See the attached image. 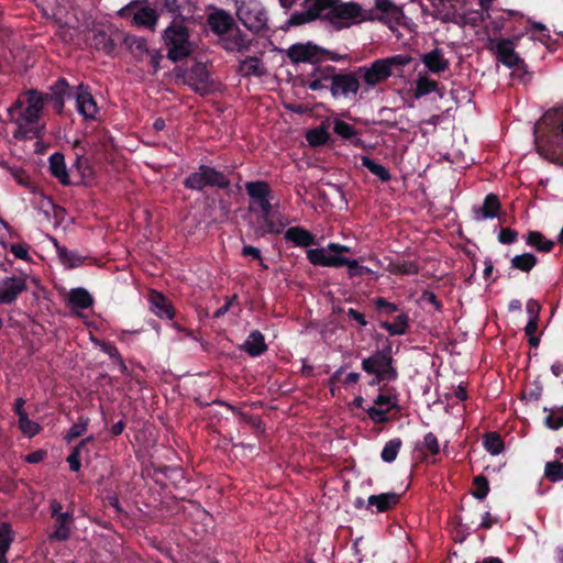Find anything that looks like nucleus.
Here are the masks:
<instances>
[{
	"mask_svg": "<svg viewBox=\"0 0 563 563\" xmlns=\"http://www.w3.org/2000/svg\"><path fill=\"white\" fill-rule=\"evenodd\" d=\"M45 98L42 93L29 91L9 109L15 139L32 140L41 136L44 129L41 118Z\"/></svg>",
	"mask_w": 563,
	"mask_h": 563,
	"instance_id": "obj_1",
	"label": "nucleus"
},
{
	"mask_svg": "<svg viewBox=\"0 0 563 563\" xmlns=\"http://www.w3.org/2000/svg\"><path fill=\"white\" fill-rule=\"evenodd\" d=\"M538 153L545 159L563 165V112L547 111L534 128Z\"/></svg>",
	"mask_w": 563,
	"mask_h": 563,
	"instance_id": "obj_2",
	"label": "nucleus"
},
{
	"mask_svg": "<svg viewBox=\"0 0 563 563\" xmlns=\"http://www.w3.org/2000/svg\"><path fill=\"white\" fill-rule=\"evenodd\" d=\"M322 20L328 21L335 29H346L367 22L365 9L355 1L321 0Z\"/></svg>",
	"mask_w": 563,
	"mask_h": 563,
	"instance_id": "obj_3",
	"label": "nucleus"
},
{
	"mask_svg": "<svg viewBox=\"0 0 563 563\" xmlns=\"http://www.w3.org/2000/svg\"><path fill=\"white\" fill-rule=\"evenodd\" d=\"M412 58L408 54H397L385 58H379L369 65L357 69V75L363 79L367 87H376L391 76H400L404 67L411 63Z\"/></svg>",
	"mask_w": 563,
	"mask_h": 563,
	"instance_id": "obj_4",
	"label": "nucleus"
},
{
	"mask_svg": "<svg viewBox=\"0 0 563 563\" xmlns=\"http://www.w3.org/2000/svg\"><path fill=\"white\" fill-rule=\"evenodd\" d=\"M164 41L168 48L167 55L174 62L183 59L191 52L187 29L181 22L175 21L165 30Z\"/></svg>",
	"mask_w": 563,
	"mask_h": 563,
	"instance_id": "obj_5",
	"label": "nucleus"
},
{
	"mask_svg": "<svg viewBox=\"0 0 563 563\" xmlns=\"http://www.w3.org/2000/svg\"><path fill=\"white\" fill-rule=\"evenodd\" d=\"M365 13L371 19L367 22L378 21L394 30L401 23L405 13L393 0H374V7L365 9Z\"/></svg>",
	"mask_w": 563,
	"mask_h": 563,
	"instance_id": "obj_6",
	"label": "nucleus"
},
{
	"mask_svg": "<svg viewBox=\"0 0 563 563\" xmlns=\"http://www.w3.org/2000/svg\"><path fill=\"white\" fill-rule=\"evenodd\" d=\"M118 14L130 19L131 22L141 27L154 29L157 23V12L144 1H131L119 10Z\"/></svg>",
	"mask_w": 563,
	"mask_h": 563,
	"instance_id": "obj_7",
	"label": "nucleus"
},
{
	"mask_svg": "<svg viewBox=\"0 0 563 563\" xmlns=\"http://www.w3.org/2000/svg\"><path fill=\"white\" fill-rule=\"evenodd\" d=\"M240 21L251 31H261L266 26L267 14L257 0H242L238 7Z\"/></svg>",
	"mask_w": 563,
	"mask_h": 563,
	"instance_id": "obj_8",
	"label": "nucleus"
},
{
	"mask_svg": "<svg viewBox=\"0 0 563 563\" xmlns=\"http://www.w3.org/2000/svg\"><path fill=\"white\" fill-rule=\"evenodd\" d=\"M228 185V178L222 173L209 166H200L198 172L192 173L185 180V186L195 190H201L207 186L224 188Z\"/></svg>",
	"mask_w": 563,
	"mask_h": 563,
	"instance_id": "obj_9",
	"label": "nucleus"
},
{
	"mask_svg": "<svg viewBox=\"0 0 563 563\" xmlns=\"http://www.w3.org/2000/svg\"><path fill=\"white\" fill-rule=\"evenodd\" d=\"M520 36H515L512 40L509 38H490L488 43L489 49H492L497 59L505 66L511 68L519 66L522 59L516 53L515 47Z\"/></svg>",
	"mask_w": 563,
	"mask_h": 563,
	"instance_id": "obj_10",
	"label": "nucleus"
},
{
	"mask_svg": "<svg viewBox=\"0 0 563 563\" xmlns=\"http://www.w3.org/2000/svg\"><path fill=\"white\" fill-rule=\"evenodd\" d=\"M362 365L365 372L375 374L379 379L390 380L395 378L391 358L387 352H377L373 356L365 358Z\"/></svg>",
	"mask_w": 563,
	"mask_h": 563,
	"instance_id": "obj_11",
	"label": "nucleus"
},
{
	"mask_svg": "<svg viewBox=\"0 0 563 563\" xmlns=\"http://www.w3.org/2000/svg\"><path fill=\"white\" fill-rule=\"evenodd\" d=\"M437 8V14L445 22H453L460 26H475L483 21L484 15L479 11H467L465 13L449 12L438 8L444 0H429Z\"/></svg>",
	"mask_w": 563,
	"mask_h": 563,
	"instance_id": "obj_12",
	"label": "nucleus"
},
{
	"mask_svg": "<svg viewBox=\"0 0 563 563\" xmlns=\"http://www.w3.org/2000/svg\"><path fill=\"white\" fill-rule=\"evenodd\" d=\"M324 53L322 47L311 42L294 44L287 52L294 63H316Z\"/></svg>",
	"mask_w": 563,
	"mask_h": 563,
	"instance_id": "obj_13",
	"label": "nucleus"
},
{
	"mask_svg": "<svg viewBox=\"0 0 563 563\" xmlns=\"http://www.w3.org/2000/svg\"><path fill=\"white\" fill-rule=\"evenodd\" d=\"M360 80L356 75L344 74L335 75L332 78L331 95L336 97H344L351 99L355 97L360 90Z\"/></svg>",
	"mask_w": 563,
	"mask_h": 563,
	"instance_id": "obj_14",
	"label": "nucleus"
},
{
	"mask_svg": "<svg viewBox=\"0 0 563 563\" xmlns=\"http://www.w3.org/2000/svg\"><path fill=\"white\" fill-rule=\"evenodd\" d=\"M246 191L252 199V205L256 206L267 217L271 212L269 187L264 181H251L245 185Z\"/></svg>",
	"mask_w": 563,
	"mask_h": 563,
	"instance_id": "obj_15",
	"label": "nucleus"
},
{
	"mask_svg": "<svg viewBox=\"0 0 563 563\" xmlns=\"http://www.w3.org/2000/svg\"><path fill=\"white\" fill-rule=\"evenodd\" d=\"M322 4L321 0H306L303 4V9L301 11H296L291 14L288 24L289 25H301L308 22H311L316 19H321L322 13Z\"/></svg>",
	"mask_w": 563,
	"mask_h": 563,
	"instance_id": "obj_16",
	"label": "nucleus"
},
{
	"mask_svg": "<svg viewBox=\"0 0 563 563\" xmlns=\"http://www.w3.org/2000/svg\"><path fill=\"white\" fill-rule=\"evenodd\" d=\"M25 280L20 277L0 279V305L11 303L25 290Z\"/></svg>",
	"mask_w": 563,
	"mask_h": 563,
	"instance_id": "obj_17",
	"label": "nucleus"
},
{
	"mask_svg": "<svg viewBox=\"0 0 563 563\" xmlns=\"http://www.w3.org/2000/svg\"><path fill=\"white\" fill-rule=\"evenodd\" d=\"M395 406H396L395 397H393L390 395L380 394L375 399V405L367 409V412L374 422L380 423L386 420L387 412Z\"/></svg>",
	"mask_w": 563,
	"mask_h": 563,
	"instance_id": "obj_18",
	"label": "nucleus"
},
{
	"mask_svg": "<svg viewBox=\"0 0 563 563\" xmlns=\"http://www.w3.org/2000/svg\"><path fill=\"white\" fill-rule=\"evenodd\" d=\"M76 103L78 112L86 119H95L98 112L97 103L91 93L82 86L78 87L76 93Z\"/></svg>",
	"mask_w": 563,
	"mask_h": 563,
	"instance_id": "obj_19",
	"label": "nucleus"
},
{
	"mask_svg": "<svg viewBox=\"0 0 563 563\" xmlns=\"http://www.w3.org/2000/svg\"><path fill=\"white\" fill-rule=\"evenodd\" d=\"M400 496L396 493H384L379 495H372L367 499V507L372 512H384L391 507L396 506Z\"/></svg>",
	"mask_w": 563,
	"mask_h": 563,
	"instance_id": "obj_20",
	"label": "nucleus"
},
{
	"mask_svg": "<svg viewBox=\"0 0 563 563\" xmlns=\"http://www.w3.org/2000/svg\"><path fill=\"white\" fill-rule=\"evenodd\" d=\"M332 78H334V69L332 67L319 68L306 80V85L314 91L323 90L328 88L329 82L332 85Z\"/></svg>",
	"mask_w": 563,
	"mask_h": 563,
	"instance_id": "obj_21",
	"label": "nucleus"
},
{
	"mask_svg": "<svg viewBox=\"0 0 563 563\" xmlns=\"http://www.w3.org/2000/svg\"><path fill=\"white\" fill-rule=\"evenodd\" d=\"M422 63L433 74H439L448 69L449 60L444 57L443 51L434 48L422 56Z\"/></svg>",
	"mask_w": 563,
	"mask_h": 563,
	"instance_id": "obj_22",
	"label": "nucleus"
},
{
	"mask_svg": "<svg viewBox=\"0 0 563 563\" xmlns=\"http://www.w3.org/2000/svg\"><path fill=\"white\" fill-rule=\"evenodd\" d=\"M285 239L295 246L307 247L316 243L314 236L301 227L289 228L285 232Z\"/></svg>",
	"mask_w": 563,
	"mask_h": 563,
	"instance_id": "obj_23",
	"label": "nucleus"
},
{
	"mask_svg": "<svg viewBox=\"0 0 563 563\" xmlns=\"http://www.w3.org/2000/svg\"><path fill=\"white\" fill-rule=\"evenodd\" d=\"M151 310L159 318L172 319L174 311L169 305V301L162 296L159 292H151L150 297Z\"/></svg>",
	"mask_w": 563,
	"mask_h": 563,
	"instance_id": "obj_24",
	"label": "nucleus"
},
{
	"mask_svg": "<svg viewBox=\"0 0 563 563\" xmlns=\"http://www.w3.org/2000/svg\"><path fill=\"white\" fill-rule=\"evenodd\" d=\"M499 209V201L495 195H488L485 198L484 205L474 209V218L477 221L493 219L497 216Z\"/></svg>",
	"mask_w": 563,
	"mask_h": 563,
	"instance_id": "obj_25",
	"label": "nucleus"
},
{
	"mask_svg": "<svg viewBox=\"0 0 563 563\" xmlns=\"http://www.w3.org/2000/svg\"><path fill=\"white\" fill-rule=\"evenodd\" d=\"M49 169L51 173L56 177L63 185L69 184V176L65 164L64 155L60 153H54L49 156Z\"/></svg>",
	"mask_w": 563,
	"mask_h": 563,
	"instance_id": "obj_26",
	"label": "nucleus"
},
{
	"mask_svg": "<svg viewBox=\"0 0 563 563\" xmlns=\"http://www.w3.org/2000/svg\"><path fill=\"white\" fill-rule=\"evenodd\" d=\"M251 356H258L266 351L264 335L260 331H253L242 345Z\"/></svg>",
	"mask_w": 563,
	"mask_h": 563,
	"instance_id": "obj_27",
	"label": "nucleus"
},
{
	"mask_svg": "<svg viewBox=\"0 0 563 563\" xmlns=\"http://www.w3.org/2000/svg\"><path fill=\"white\" fill-rule=\"evenodd\" d=\"M209 24L218 34L229 33L232 26V19L224 11H217L209 16Z\"/></svg>",
	"mask_w": 563,
	"mask_h": 563,
	"instance_id": "obj_28",
	"label": "nucleus"
},
{
	"mask_svg": "<svg viewBox=\"0 0 563 563\" xmlns=\"http://www.w3.org/2000/svg\"><path fill=\"white\" fill-rule=\"evenodd\" d=\"M68 302L74 309H85L92 305V297L86 289L75 288L68 294Z\"/></svg>",
	"mask_w": 563,
	"mask_h": 563,
	"instance_id": "obj_29",
	"label": "nucleus"
},
{
	"mask_svg": "<svg viewBox=\"0 0 563 563\" xmlns=\"http://www.w3.org/2000/svg\"><path fill=\"white\" fill-rule=\"evenodd\" d=\"M380 327L390 335H401L408 328V317L406 313H399L393 322L383 321Z\"/></svg>",
	"mask_w": 563,
	"mask_h": 563,
	"instance_id": "obj_30",
	"label": "nucleus"
},
{
	"mask_svg": "<svg viewBox=\"0 0 563 563\" xmlns=\"http://www.w3.org/2000/svg\"><path fill=\"white\" fill-rule=\"evenodd\" d=\"M71 517L69 514H60L56 518V529L52 534V538L57 540H66L69 537V525Z\"/></svg>",
	"mask_w": 563,
	"mask_h": 563,
	"instance_id": "obj_31",
	"label": "nucleus"
},
{
	"mask_svg": "<svg viewBox=\"0 0 563 563\" xmlns=\"http://www.w3.org/2000/svg\"><path fill=\"white\" fill-rule=\"evenodd\" d=\"M330 253H333L332 250H329V245L324 249H311L307 251V257L309 262L313 265L320 266H329L331 264L328 258H330Z\"/></svg>",
	"mask_w": 563,
	"mask_h": 563,
	"instance_id": "obj_32",
	"label": "nucleus"
},
{
	"mask_svg": "<svg viewBox=\"0 0 563 563\" xmlns=\"http://www.w3.org/2000/svg\"><path fill=\"white\" fill-rule=\"evenodd\" d=\"M527 243L541 252H549L554 246L553 241L547 240L541 233L536 231L527 235Z\"/></svg>",
	"mask_w": 563,
	"mask_h": 563,
	"instance_id": "obj_33",
	"label": "nucleus"
},
{
	"mask_svg": "<svg viewBox=\"0 0 563 563\" xmlns=\"http://www.w3.org/2000/svg\"><path fill=\"white\" fill-rule=\"evenodd\" d=\"M437 87V81L430 79L426 75H419L416 82L415 96L416 98H420L422 96L435 91Z\"/></svg>",
	"mask_w": 563,
	"mask_h": 563,
	"instance_id": "obj_34",
	"label": "nucleus"
},
{
	"mask_svg": "<svg viewBox=\"0 0 563 563\" xmlns=\"http://www.w3.org/2000/svg\"><path fill=\"white\" fill-rule=\"evenodd\" d=\"M333 131L342 139H353L357 135L356 130L351 124L342 121L339 118H332L330 120Z\"/></svg>",
	"mask_w": 563,
	"mask_h": 563,
	"instance_id": "obj_35",
	"label": "nucleus"
},
{
	"mask_svg": "<svg viewBox=\"0 0 563 563\" xmlns=\"http://www.w3.org/2000/svg\"><path fill=\"white\" fill-rule=\"evenodd\" d=\"M361 162L364 167H366L373 175L377 176L382 181L389 180L390 175L383 165L374 162L367 156H362Z\"/></svg>",
	"mask_w": 563,
	"mask_h": 563,
	"instance_id": "obj_36",
	"label": "nucleus"
},
{
	"mask_svg": "<svg viewBox=\"0 0 563 563\" xmlns=\"http://www.w3.org/2000/svg\"><path fill=\"white\" fill-rule=\"evenodd\" d=\"M223 46L227 51H241L246 47V41L238 31H230L228 36L223 38Z\"/></svg>",
	"mask_w": 563,
	"mask_h": 563,
	"instance_id": "obj_37",
	"label": "nucleus"
},
{
	"mask_svg": "<svg viewBox=\"0 0 563 563\" xmlns=\"http://www.w3.org/2000/svg\"><path fill=\"white\" fill-rule=\"evenodd\" d=\"M536 263H537L536 256L530 253L516 255L511 260L512 267L520 269L522 272L531 271L534 267Z\"/></svg>",
	"mask_w": 563,
	"mask_h": 563,
	"instance_id": "obj_38",
	"label": "nucleus"
},
{
	"mask_svg": "<svg viewBox=\"0 0 563 563\" xmlns=\"http://www.w3.org/2000/svg\"><path fill=\"white\" fill-rule=\"evenodd\" d=\"M400 446L401 441L399 439H393L388 441L382 451V459L387 463L395 461Z\"/></svg>",
	"mask_w": 563,
	"mask_h": 563,
	"instance_id": "obj_39",
	"label": "nucleus"
},
{
	"mask_svg": "<svg viewBox=\"0 0 563 563\" xmlns=\"http://www.w3.org/2000/svg\"><path fill=\"white\" fill-rule=\"evenodd\" d=\"M544 410L548 411L547 408ZM545 424L552 430L563 427V407L550 409L545 418Z\"/></svg>",
	"mask_w": 563,
	"mask_h": 563,
	"instance_id": "obj_40",
	"label": "nucleus"
},
{
	"mask_svg": "<svg viewBox=\"0 0 563 563\" xmlns=\"http://www.w3.org/2000/svg\"><path fill=\"white\" fill-rule=\"evenodd\" d=\"M12 540L13 538L9 525L0 522V558L5 555Z\"/></svg>",
	"mask_w": 563,
	"mask_h": 563,
	"instance_id": "obj_41",
	"label": "nucleus"
},
{
	"mask_svg": "<svg viewBox=\"0 0 563 563\" xmlns=\"http://www.w3.org/2000/svg\"><path fill=\"white\" fill-rule=\"evenodd\" d=\"M484 446L493 455H497L504 450L501 439L495 433H489L486 435L484 440Z\"/></svg>",
	"mask_w": 563,
	"mask_h": 563,
	"instance_id": "obj_42",
	"label": "nucleus"
},
{
	"mask_svg": "<svg viewBox=\"0 0 563 563\" xmlns=\"http://www.w3.org/2000/svg\"><path fill=\"white\" fill-rule=\"evenodd\" d=\"M328 140H329V133L323 126L311 130L307 133V141L311 145H321V144L327 143Z\"/></svg>",
	"mask_w": 563,
	"mask_h": 563,
	"instance_id": "obj_43",
	"label": "nucleus"
},
{
	"mask_svg": "<svg viewBox=\"0 0 563 563\" xmlns=\"http://www.w3.org/2000/svg\"><path fill=\"white\" fill-rule=\"evenodd\" d=\"M67 84L65 80H59L55 86L54 97L52 98L54 109L60 112L64 108V95L66 92Z\"/></svg>",
	"mask_w": 563,
	"mask_h": 563,
	"instance_id": "obj_44",
	"label": "nucleus"
},
{
	"mask_svg": "<svg viewBox=\"0 0 563 563\" xmlns=\"http://www.w3.org/2000/svg\"><path fill=\"white\" fill-rule=\"evenodd\" d=\"M19 424L22 432L27 437H33L40 431V426L30 420L26 413H21V418H19Z\"/></svg>",
	"mask_w": 563,
	"mask_h": 563,
	"instance_id": "obj_45",
	"label": "nucleus"
},
{
	"mask_svg": "<svg viewBox=\"0 0 563 563\" xmlns=\"http://www.w3.org/2000/svg\"><path fill=\"white\" fill-rule=\"evenodd\" d=\"M545 476L552 482L563 479V464L560 462H551L545 465Z\"/></svg>",
	"mask_w": 563,
	"mask_h": 563,
	"instance_id": "obj_46",
	"label": "nucleus"
},
{
	"mask_svg": "<svg viewBox=\"0 0 563 563\" xmlns=\"http://www.w3.org/2000/svg\"><path fill=\"white\" fill-rule=\"evenodd\" d=\"M57 254L62 263L66 267H75L79 264L80 260L70 251L66 250L65 247L57 245Z\"/></svg>",
	"mask_w": 563,
	"mask_h": 563,
	"instance_id": "obj_47",
	"label": "nucleus"
},
{
	"mask_svg": "<svg viewBox=\"0 0 563 563\" xmlns=\"http://www.w3.org/2000/svg\"><path fill=\"white\" fill-rule=\"evenodd\" d=\"M100 346L106 354H108L111 358H113L115 361L120 371L122 373H125L126 365L124 364L122 357L120 356L117 347L111 343H102V344H100Z\"/></svg>",
	"mask_w": 563,
	"mask_h": 563,
	"instance_id": "obj_48",
	"label": "nucleus"
},
{
	"mask_svg": "<svg viewBox=\"0 0 563 563\" xmlns=\"http://www.w3.org/2000/svg\"><path fill=\"white\" fill-rule=\"evenodd\" d=\"M475 490L473 492L474 497L478 499H484L489 490L488 482L483 476H477L474 478Z\"/></svg>",
	"mask_w": 563,
	"mask_h": 563,
	"instance_id": "obj_49",
	"label": "nucleus"
},
{
	"mask_svg": "<svg viewBox=\"0 0 563 563\" xmlns=\"http://www.w3.org/2000/svg\"><path fill=\"white\" fill-rule=\"evenodd\" d=\"M90 441V438L82 441L78 446H76L73 451V453L68 456L67 462L69 464V467L71 471L77 472L80 468V462H79V453L81 448L85 445L86 442Z\"/></svg>",
	"mask_w": 563,
	"mask_h": 563,
	"instance_id": "obj_50",
	"label": "nucleus"
},
{
	"mask_svg": "<svg viewBox=\"0 0 563 563\" xmlns=\"http://www.w3.org/2000/svg\"><path fill=\"white\" fill-rule=\"evenodd\" d=\"M87 426H88L87 420H80L79 422H77L76 424H74V426L70 428L69 432L67 433V435H66V440H67L68 442H70V441H73L74 439H76V438H78V437L82 435V434L86 432V430H87Z\"/></svg>",
	"mask_w": 563,
	"mask_h": 563,
	"instance_id": "obj_51",
	"label": "nucleus"
},
{
	"mask_svg": "<svg viewBox=\"0 0 563 563\" xmlns=\"http://www.w3.org/2000/svg\"><path fill=\"white\" fill-rule=\"evenodd\" d=\"M423 445L428 449V451L432 454H437L440 451V445L437 437L433 433H427L423 439Z\"/></svg>",
	"mask_w": 563,
	"mask_h": 563,
	"instance_id": "obj_52",
	"label": "nucleus"
},
{
	"mask_svg": "<svg viewBox=\"0 0 563 563\" xmlns=\"http://www.w3.org/2000/svg\"><path fill=\"white\" fill-rule=\"evenodd\" d=\"M538 328V320L529 319L527 325H526V334L529 336V342L531 345L537 346L539 344V339L534 336V333Z\"/></svg>",
	"mask_w": 563,
	"mask_h": 563,
	"instance_id": "obj_53",
	"label": "nucleus"
},
{
	"mask_svg": "<svg viewBox=\"0 0 563 563\" xmlns=\"http://www.w3.org/2000/svg\"><path fill=\"white\" fill-rule=\"evenodd\" d=\"M345 266L349 268L350 276H357L368 273L369 269L367 267L361 266L356 260H349L345 263Z\"/></svg>",
	"mask_w": 563,
	"mask_h": 563,
	"instance_id": "obj_54",
	"label": "nucleus"
},
{
	"mask_svg": "<svg viewBox=\"0 0 563 563\" xmlns=\"http://www.w3.org/2000/svg\"><path fill=\"white\" fill-rule=\"evenodd\" d=\"M243 70L246 73V74H256V75H260L261 74V66H260V63L257 59L255 58H251L249 60H245L243 63V66H242Z\"/></svg>",
	"mask_w": 563,
	"mask_h": 563,
	"instance_id": "obj_55",
	"label": "nucleus"
},
{
	"mask_svg": "<svg viewBox=\"0 0 563 563\" xmlns=\"http://www.w3.org/2000/svg\"><path fill=\"white\" fill-rule=\"evenodd\" d=\"M15 257L21 260H29V246L26 244H13L10 247Z\"/></svg>",
	"mask_w": 563,
	"mask_h": 563,
	"instance_id": "obj_56",
	"label": "nucleus"
},
{
	"mask_svg": "<svg viewBox=\"0 0 563 563\" xmlns=\"http://www.w3.org/2000/svg\"><path fill=\"white\" fill-rule=\"evenodd\" d=\"M376 307L377 309L382 312V313H385V314H391L393 312L397 311V307L396 305L391 303V302H387L386 300H384L383 298H378L376 300Z\"/></svg>",
	"mask_w": 563,
	"mask_h": 563,
	"instance_id": "obj_57",
	"label": "nucleus"
},
{
	"mask_svg": "<svg viewBox=\"0 0 563 563\" xmlns=\"http://www.w3.org/2000/svg\"><path fill=\"white\" fill-rule=\"evenodd\" d=\"M526 310L529 319L538 320L540 312V305L534 299H529L526 305Z\"/></svg>",
	"mask_w": 563,
	"mask_h": 563,
	"instance_id": "obj_58",
	"label": "nucleus"
},
{
	"mask_svg": "<svg viewBox=\"0 0 563 563\" xmlns=\"http://www.w3.org/2000/svg\"><path fill=\"white\" fill-rule=\"evenodd\" d=\"M516 238H517V233L515 231H512L511 229H508V228L503 229L499 232V235H498L499 242L504 243V244L515 242Z\"/></svg>",
	"mask_w": 563,
	"mask_h": 563,
	"instance_id": "obj_59",
	"label": "nucleus"
},
{
	"mask_svg": "<svg viewBox=\"0 0 563 563\" xmlns=\"http://www.w3.org/2000/svg\"><path fill=\"white\" fill-rule=\"evenodd\" d=\"M328 261L331 263L328 267H340L347 263V258L341 256L340 253H330Z\"/></svg>",
	"mask_w": 563,
	"mask_h": 563,
	"instance_id": "obj_60",
	"label": "nucleus"
},
{
	"mask_svg": "<svg viewBox=\"0 0 563 563\" xmlns=\"http://www.w3.org/2000/svg\"><path fill=\"white\" fill-rule=\"evenodd\" d=\"M531 27L541 33V36L539 37L540 42L545 43V41L550 37L549 31L544 24L540 22H533Z\"/></svg>",
	"mask_w": 563,
	"mask_h": 563,
	"instance_id": "obj_61",
	"label": "nucleus"
},
{
	"mask_svg": "<svg viewBox=\"0 0 563 563\" xmlns=\"http://www.w3.org/2000/svg\"><path fill=\"white\" fill-rule=\"evenodd\" d=\"M397 271L402 274H415L418 272V267L413 263H402L397 266Z\"/></svg>",
	"mask_w": 563,
	"mask_h": 563,
	"instance_id": "obj_62",
	"label": "nucleus"
},
{
	"mask_svg": "<svg viewBox=\"0 0 563 563\" xmlns=\"http://www.w3.org/2000/svg\"><path fill=\"white\" fill-rule=\"evenodd\" d=\"M9 172L19 184L24 185L26 183V176L22 169L9 168Z\"/></svg>",
	"mask_w": 563,
	"mask_h": 563,
	"instance_id": "obj_63",
	"label": "nucleus"
},
{
	"mask_svg": "<svg viewBox=\"0 0 563 563\" xmlns=\"http://www.w3.org/2000/svg\"><path fill=\"white\" fill-rule=\"evenodd\" d=\"M242 254L244 256H252L254 258L261 260V251L257 247L246 245L242 250Z\"/></svg>",
	"mask_w": 563,
	"mask_h": 563,
	"instance_id": "obj_64",
	"label": "nucleus"
}]
</instances>
